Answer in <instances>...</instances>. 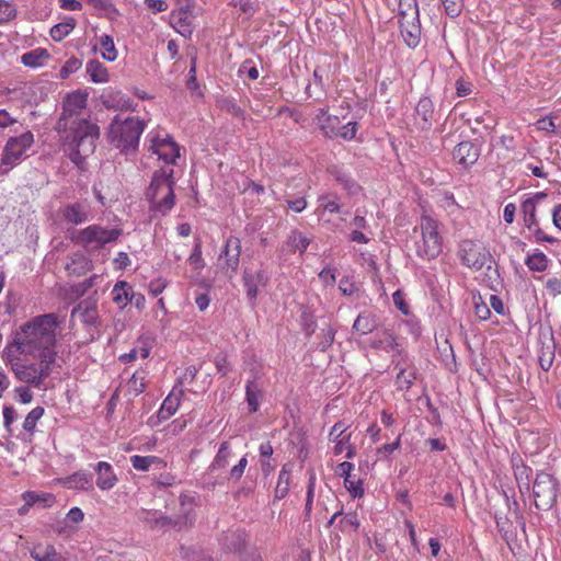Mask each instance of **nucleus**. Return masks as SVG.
<instances>
[{
    "mask_svg": "<svg viewBox=\"0 0 561 561\" xmlns=\"http://www.w3.org/2000/svg\"><path fill=\"white\" fill-rule=\"evenodd\" d=\"M148 150L160 160L172 164L180 157V147L173 138L163 130H151L147 134Z\"/></svg>",
    "mask_w": 561,
    "mask_h": 561,
    "instance_id": "nucleus-8",
    "label": "nucleus"
},
{
    "mask_svg": "<svg viewBox=\"0 0 561 561\" xmlns=\"http://www.w3.org/2000/svg\"><path fill=\"white\" fill-rule=\"evenodd\" d=\"M401 447V434H399L394 442L383 444L377 448V455L382 459H389V457Z\"/></svg>",
    "mask_w": 561,
    "mask_h": 561,
    "instance_id": "nucleus-52",
    "label": "nucleus"
},
{
    "mask_svg": "<svg viewBox=\"0 0 561 561\" xmlns=\"http://www.w3.org/2000/svg\"><path fill=\"white\" fill-rule=\"evenodd\" d=\"M479 154V148L471 141L459 142L453 152L454 160L465 168L472 165L478 160Z\"/></svg>",
    "mask_w": 561,
    "mask_h": 561,
    "instance_id": "nucleus-20",
    "label": "nucleus"
},
{
    "mask_svg": "<svg viewBox=\"0 0 561 561\" xmlns=\"http://www.w3.org/2000/svg\"><path fill=\"white\" fill-rule=\"evenodd\" d=\"M85 267V257L80 253H76L72 256H70L68 262L66 263V271L69 274L81 275L84 273Z\"/></svg>",
    "mask_w": 561,
    "mask_h": 561,
    "instance_id": "nucleus-40",
    "label": "nucleus"
},
{
    "mask_svg": "<svg viewBox=\"0 0 561 561\" xmlns=\"http://www.w3.org/2000/svg\"><path fill=\"white\" fill-rule=\"evenodd\" d=\"M225 546L229 551H241L245 547V533L241 530L229 533L225 537Z\"/></svg>",
    "mask_w": 561,
    "mask_h": 561,
    "instance_id": "nucleus-36",
    "label": "nucleus"
},
{
    "mask_svg": "<svg viewBox=\"0 0 561 561\" xmlns=\"http://www.w3.org/2000/svg\"><path fill=\"white\" fill-rule=\"evenodd\" d=\"M536 127L538 130L548 131V133H554L556 131V125L551 117L546 116L541 117L536 122Z\"/></svg>",
    "mask_w": 561,
    "mask_h": 561,
    "instance_id": "nucleus-63",
    "label": "nucleus"
},
{
    "mask_svg": "<svg viewBox=\"0 0 561 561\" xmlns=\"http://www.w3.org/2000/svg\"><path fill=\"white\" fill-rule=\"evenodd\" d=\"M50 55L45 48H35L31 51H27L21 56V62L30 68H38L44 65V62L49 59Z\"/></svg>",
    "mask_w": 561,
    "mask_h": 561,
    "instance_id": "nucleus-29",
    "label": "nucleus"
},
{
    "mask_svg": "<svg viewBox=\"0 0 561 561\" xmlns=\"http://www.w3.org/2000/svg\"><path fill=\"white\" fill-rule=\"evenodd\" d=\"M175 28L180 34H182L184 36H190L192 34V32H193L192 18L187 13V11H184V10L180 11L179 20L176 21Z\"/></svg>",
    "mask_w": 561,
    "mask_h": 561,
    "instance_id": "nucleus-50",
    "label": "nucleus"
},
{
    "mask_svg": "<svg viewBox=\"0 0 561 561\" xmlns=\"http://www.w3.org/2000/svg\"><path fill=\"white\" fill-rule=\"evenodd\" d=\"M323 340L320 342V348L325 351L334 341L335 330L331 327L322 330Z\"/></svg>",
    "mask_w": 561,
    "mask_h": 561,
    "instance_id": "nucleus-61",
    "label": "nucleus"
},
{
    "mask_svg": "<svg viewBox=\"0 0 561 561\" xmlns=\"http://www.w3.org/2000/svg\"><path fill=\"white\" fill-rule=\"evenodd\" d=\"M415 379V373L401 367L396 377V385L400 390H409Z\"/></svg>",
    "mask_w": 561,
    "mask_h": 561,
    "instance_id": "nucleus-45",
    "label": "nucleus"
},
{
    "mask_svg": "<svg viewBox=\"0 0 561 561\" xmlns=\"http://www.w3.org/2000/svg\"><path fill=\"white\" fill-rule=\"evenodd\" d=\"M553 358H554V352H553L552 347H550V346L543 347L539 355L540 367L543 370L548 371L552 366Z\"/></svg>",
    "mask_w": 561,
    "mask_h": 561,
    "instance_id": "nucleus-56",
    "label": "nucleus"
},
{
    "mask_svg": "<svg viewBox=\"0 0 561 561\" xmlns=\"http://www.w3.org/2000/svg\"><path fill=\"white\" fill-rule=\"evenodd\" d=\"M30 554L34 561H67L51 543L38 542L30 550Z\"/></svg>",
    "mask_w": 561,
    "mask_h": 561,
    "instance_id": "nucleus-23",
    "label": "nucleus"
},
{
    "mask_svg": "<svg viewBox=\"0 0 561 561\" xmlns=\"http://www.w3.org/2000/svg\"><path fill=\"white\" fill-rule=\"evenodd\" d=\"M64 488L85 491L90 488V479L85 473L78 472L64 482Z\"/></svg>",
    "mask_w": 561,
    "mask_h": 561,
    "instance_id": "nucleus-39",
    "label": "nucleus"
},
{
    "mask_svg": "<svg viewBox=\"0 0 561 561\" xmlns=\"http://www.w3.org/2000/svg\"><path fill=\"white\" fill-rule=\"evenodd\" d=\"M33 144L34 135L31 131L10 137L3 147L1 157L0 168H3L2 172L5 173L18 165L26 157V151Z\"/></svg>",
    "mask_w": 561,
    "mask_h": 561,
    "instance_id": "nucleus-7",
    "label": "nucleus"
},
{
    "mask_svg": "<svg viewBox=\"0 0 561 561\" xmlns=\"http://www.w3.org/2000/svg\"><path fill=\"white\" fill-rule=\"evenodd\" d=\"M180 506L181 512L176 515V517L173 519L171 517H162L156 520L157 525L161 524V526H179L180 528L182 526H187L188 524H192V517L191 512L193 510L194 503L193 497L188 496L185 493H182L180 495Z\"/></svg>",
    "mask_w": 561,
    "mask_h": 561,
    "instance_id": "nucleus-13",
    "label": "nucleus"
},
{
    "mask_svg": "<svg viewBox=\"0 0 561 561\" xmlns=\"http://www.w3.org/2000/svg\"><path fill=\"white\" fill-rule=\"evenodd\" d=\"M434 117V104L428 96H422L414 108V124L420 130H430Z\"/></svg>",
    "mask_w": 561,
    "mask_h": 561,
    "instance_id": "nucleus-14",
    "label": "nucleus"
},
{
    "mask_svg": "<svg viewBox=\"0 0 561 561\" xmlns=\"http://www.w3.org/2000/svg\"><path fill=\"white\" fill-rule=\"evenodd\" d=\"M314 121L324 137L335 138L339 136L340 119L337 116L328 114L325 108H319Z\"/></svg>",
    "mask_w": 561,
    "mask_h": 561,
    "instance_id": "nucleus-21",
    "label": "nucleus"
},
{
    "mask_svg": "<svg viewBox=\"0 0 561 561\" xmlns=\"http://www.w3.org/2000/svg\"><path fill=\"white\" fill-rule=\"evenodd\" d=\"M511 462L519 491H529L531 484V469L524 465L518 454L512 455Z\"/></svg>",
    "mask_w": 561,
    "mask_h": 561,
    "instance_id": "nucleus-22",
    "label": "nucleus"
},
{
    "mask_svg": "<svg viewBox=\"0 0 561 561\" xmlns=\"http://www.w3.org/2000/svg\"><path fill=\"white\" fill-rule=\"evenodd\" d=\"M318 204L317 213L319 216H322L324 213L339 214L342 208L340 197L334 193L321 194L318 197Z\"/></svg>",
    "mask_w": 561,
    "mask_h": 561,
    "instance_id": "nucleus-27",
    "label": "nucleus"
},
{
    "mask_svg": "<svg viewBox=\"0 0 561 561\" xmlns=\"http://www.w3.org/2000/svg\"><path fill=\"white\" fill-rule=\"evenodd\" d=\"M96 484L102 490L112 489L117 480L112 465L105 461H100L96 465Z\"/></svg>",
    "mask_w": 561,
    "mask_h": 561,
    "instance_id": "nucleus-26",
    "label": "nucleus"
},
{
    "mask_svg": "<svg viewBox=\"0 0 561 561\" xmlns=\"http://www.w3.org/2000/svg\"><path fill=\"white\" fill-rule=\"evenodd\" d=\"M370 346L375 350L385 351L391 354L392 357L402 354V348L397 337L388 330L376 334L370 341Z\"/></svg>",
    "mask_w": 561,
    "mask_h": 561,
    "instance_id": "nucleus-17",
    "label": "nucleus"
},
{
    "mask_svg": "<svg viewBox=\"0 0 561 561\" xmlns=\"http://www.w3.org/2000/svg\"><path fill=\"white\" fill-rule=\"evenodd\" d=\"M99 48L102 57L107 61H114L117 58V50L112 36L107 34L101 35L99 38Z\"/></svg>",
    "mask_w": 561,
    "mask_h": 561,
    "instance_id": "nucleus-35",
    "label": "nucleus"
},
{
    "mask_svg": "<svg viewBox=\"0 0 561 561\" xmlns=\"http://www.w3.org/2000/svg\"><path fill=\"white\" fill-rule=\"evenodd\" d=\"M62 130L64 145L70 151V159L79 164L92 154L100 137V127L89 118L72 119L67 125H58Z\"/></svg>",
    "mask_w": 561,
    "mask_h": 561,
    "instance_id": "nucleus-2",
    "label": "nucleus"
},
{
    "mask_svg": "<svg viewBox=\"0 0 561 561\" xmlns=\"http://www.w3.org/2000/svg\"><path fill=\"white\" fill-rule=\"evenodd\" d=\"M248 466V454L239 459L238 463L234 465L227 473V480L229 482H238L242 478L245 468Z\"/></svg>",
    "mask_w": 561,
    "mask_h": 561,
    "instance_id": "nucleus-49",
    "label": "nucleus"
},
{
    "mask_svg": "<svg viewBox=\"0 0 561 561\" xmlns=\"http://www.w3.org/2000/svg\"><path fill=\"white\" fill-rule=\"evenodd\" d=\"M413 5H409L408 10H404L403 0L399 2V13H400V28L401 35L405 42V44L414 48L419 45L421 38V26L419 22V10L416 0H411Z\"/></svg>",
    "mask_w": 561,
    "mask_h": 561,
    "instance_id": "nucleus-9",
    "label": "nucleus"
},
{
    "mask_svg": "<svg viewBox=\"0 0 561 561\" xmlns=\"http://www.w3.org/2000/svg\"><path fill=\"white\" fill-rule=\"evenodd\" d=\"M335 180L346 190L352 191L355 186V182L352 180V178L341 171H335L334 173Z\"/></svg>",
    "mask_w": 561,
    "mask_h": 561,
    "instance_id": "nucleus-62",
    "label": "nucleus"
},
{
    "mask_svg": "<svg viewBox=\"0 0 561 561\" xmlns=\"http://www.w3.org/2000/svg\"><path fill=\"white\" fill-rule=\"evenodd\" d=\"M18 413L15 409L11 405H5L3 408V426L7 432L12 433L11 425L16 420Z\"/></svg>",
    "mask_w": 561,
    "mask_h": 561,
    "instance_id": "nucleus-58",
    "label": "nucleus"
},
{
    "mask_svg": "<svg viewBox=\"0 0 561 561\" xmlns=\"http://www.w3.org/2000/svg\"><path fill=\"white\" fill-rule=\"evenodd\" d=\"M43 415H44V408H42V407H36L33 410H31L23 422V430L26 433H28L30 435H33L36 424H37V421Z\"/></svg>",
    "mask_w": 561,
    "mask_h": 561,
    "instance_id": "nucleus-43",
    "label": "nucleus"
},
{
    "mask_svg": "<svg viewBox=\"0 0 561 561\" xmlns=\"http://www.w3.org/2000/svg\"><path fill=\"white\" fill-rule=\"evenodd\" d=\"M76 27V20L71 16L66 18L62 22L54 25L50 28V37L56 41L60 42L65 37H67Z\"/></svg>",
    "mask_w": 561,
    "mask_h": 561,
    "instance_id": "nucleus-34",
    "label": "nucleus"
},
{
    "mask_svg": "<svg viewBox=\"0 0 561 561\" xmlns=\"http://www.w3.org/2000/svg\"><path fill=\"white\" fill-rule=\"evenodd\" d=\"M82 66V62L77 57L69 58L59 71L60 79H67L71 73H75Z\"/></svg>",
    "mask_w": 561,
    "mask_h": 561,
    "instance_id": "nucleus-51",
    "label": "nucleus"
},
{
    "mask_svg": "<svg viewBox=\"0 0 561 561\" xmlns=\"http://www.w3.org/2000/svg\"><path fill=\"white\" fill-rule=\"evenodd\" d=\"M533 489L534 491H554L557 489V481L550 473L540 472L536 476Z\"/></svg>",
    "mask_w": 561,
    "mask_h": 561,
    "instance_id": "nucleus-38",
    "label": "nucleus"
},
{
    "mask_svg": "<svg viewBox=\"0 0 561 561\" xmlns=\"http://www.w3.org/2000/svg\"><path fill=\"white\" fill-rule=\"evenodd\" d=\"M182 393V390H179L178 392L172 390L169 393V396L163 400L158 411V419L160 421H167L176 413L180 407Z\"/></svg>",
    "mask_w": 561,
    "mask_h": 561,
    "instance_id": "nucleus-25",
    "label": "nucleus"
},
{
    "mask_svg": "<svg viewBox=\"0 0 561 561\" xmlns=\"http://www.w3.org/2000/svg\"><path fill=\"white\" fill-rule=\"evenodd\" d=\"M309 244L310 240L297 230L293 231L288 238L289 248L294 251H299L300 253H304Z\"/></svg>",
    "mask_w": 561,
    "mask_h": 561,
    "instance_id": "nucleus-44",
    "label": "nucleus"
},
{
    "mask_svg": "<svg viewBox=\"0 0 561 561\" xmlns=\"http://www.w3.org/2000/svg\"><path fill=\"white\" fill-rule=\"evenodd\" d=\"M233 456L232 448L228 442H222L218 448V451L210 465V469L213 471H218L225 469L229 462L230 458Z\"/></svg>",
    "mask_w": 561,
    "mask_h": 561,
    "instance_id": "nucleus-31",
    "label": "nucleus"
},
{
    "mask_svg": "<svg viewBox=\"0 0 561 561\" xmlns=\"http://www.w3.org/2000/svg\"><path fill=\"white\" fill-rule=\"evenodd\" d=\"M15 394L19 401L23 404L30 403L33 400V393L26 386L15 388Z\"/></svg>",
    "mask_w": 561,
    "mask_h": 561,
    "instance_id": "nucleus-64",
    "label": "nucleus"
},
{
    "mask_svg": "<svg viewBox=\"0 0 561 561\" xmlns=\"http://www.w3.org/2000/svg\"><path fill=\"white\" fill-rule=\"evenodd\" d=\"M59 213L65 221L73 226H80L93 219L91 206L87 201L65 204Z\"/></svg>",
    "mask_w": 561,
    "mask_h": 561,
    "instance_id": "nucleus-12",
    "label": "nucleus"
},
{
    "mask_svg": "<svg viewBox=\"0 0 561 561\" xmlns=\"http://www.w3.org/2000/svg\"><path fill=\"white\" fill-rule=\"evenodd\" d=\"M88 105V93L83 91H73L64 100L62 113L58 119V125H67L70 121L84 119Z\"/></svg>",
    "mask_w": 561,
    "mask_h": 561,
    "instance_id": "nucleus-11",
    "label": "nucleus"
},
{
    "mask_svg": "<svg viewBox=\"0 0 561 561\" xmlns=\"http://www.w3.org/2000/svg\"><path fill=\"white\" fill-rule=\"evenodd\" d=\"M268 277L265 271L260 270L255 273H244L243 274V285L245 287L247 297L251 301L252 305L255 304V300L259 295V287L265 286L267 284Z\"/></svg>",
    "mask_w": 561,
    "mask_h": 561,
    "instance_id": "nucleus-19",
    "label": "nucleus"
},
{
    "mask_svg": "<svg viewBox=\"0 0 561 561\" xmlns=\"http://www.w3.org/2000/svg\"><path fill=\"white\" fill-rule=\"evenodd\" d=\"M188 262L195 270H202L205 266L204 259L202 256L201 241L195 243L193 252L188 257Z\"/></svg>",
    "mask_w": 561,
    "mask_h": 561,
    "instance_id": "nucleus-54",
    "label": "nucleus"
},
{
    "mask_svg": "<svg viewBox=\"0 0 561 561\" xmlns=\"http://www.w3.org/2000/svg\"><path fill=\"white\" fill-rule=\"evenodd\" d=\"M87 73L94 83H104L108 81L106 67L99 60H90L85 66Z\"/></svg>",
    "mask_w": 561,
    "mask_h": 561,
    "instance_id": "nucleus-33",
    "label": "nucleus"
},
{
    "mask_svg": "<svg viewBox=\"0 0 561 561\" xmlns=\"http://www.w3.org/2000/svg\"><path fill=\"white\" fill-rule=\"evenodd\" d=\"M392 300L398 310H400L403 314L408 316L410 313L409 305L405 301L404 295L401 290H396L392 294Z\"/></svg>",
    "mask_w": 561,
    "mask_h": 561,
    "instance_id": "nucleus-59",
    "label": "nucleus"
},
{
    "mask_svg": "<svg viewBox=\"0 0 561 561\" xmlns=\"http://www.w3.org/2000/svg\"><path fill=\"white\" fill-rule=\"evenodd\" d=\"M230 4L238 8L249 19L252 18L257 10L256 5L251 0H231Z\"/></svg>",
    "mask_w": 561,
    "mask_h": 561,
    "instance_id": "nucleus-53",
    "label": "nucleus"
},
{
    "mask_svg": "<svg viewBox=\"0 0 561 561\" xmlns=\"http://www.w3.org/2000/svg\"><path fill=\"white\" fill-rule=\"evenodd\" d=\"M525 263L530 271L542 272L547 267V256L542 252H536L527 256Z\"/></svg>",
    "mask_w": 561,
    "mask_h": 561,
    "instance_id": "nucleus-48",
    "label": "nucleus"
},
{
    "mask_svg": "<svg viewBox=\"0 0 561 561\" xmlns=\"http://www.w3.org/2000/svg\"><path fill=\"white\" fill-rule=\"evenodd\" d=\"M358 124L356 122H348L346 125L339 128V136L344 140H353L356 136Z\"/></svg>",
    "mask_w": 561,
    "mask_h": 561,
    "instance_id": "nucleus-57",
    "label": "nucleus"
},
{
    "mask_svg": "<svg viewBox=\"0 0 561 561\" xmlns=\"http://www.w3.org/2000/svg\"><path fill=\"white\" fill-rule=\"evenodd\" d=\"M241 254V241L239 238L230 236L225 243V247L220 253V259L225 260V267L236 273L239 267Z\"/></svg>",
    "mask_w": 561,
    "mask_h": 561,
    "instance_id": "nucleus-15",
    "label": "nucleus"
},
{
    "mask_svg": "<svg viewBox=\"0 0 561 561\" xmlns=\"http://www.w3.org/2000/svg\"><path fill=\"white\" fill-rule=\"evenodd\" d=\"M121 234L122 229L119 228H106L93 224L83 229H73L69 232V239L88 251H96L115 242Z\"/></svg>",
    "mask_w": 561,
    "mask_h": 561,
    "instance_id": "nucleus-6",
    "label": "nucleus"
},
{
    "mask_svg": "<svg viewBox=\"0 0 561 561\" xmlns=\"http://www.w3.org/2000/svg\"><path fill=\"white\" fill-rule=\"evenodd\" d=\"M173 173V168L168 165L157 170L152 175L151 183L146 191V197L150 210L154 214L165 216L175 205Z\"/></svg>",
    "mask_w": 561,
    "mask_h": 561,
    "instance_id": "nucleus-4",
    "label": "nucleus"
},
{
    "mask_svg": "<svg viewBox=\"0 0 561 561\" xmlns=\"http://www.w3.org/2000/svg\"><path fill=\"white\" fill-rule=\"evenodd\" d=\"M71 319H78L85 325H96L99 320L96 301L90 298L81 300L71 310Z\"/></svg>",
    "mask_w": 561,
    "mask_h": 561,
    "instance_id": "nucleus-16",
    "label": "nucleus"
},
{
    "mask_svg": "<svg viewBox=\"0 0 561 561\" xmlns=\"http://www.w3.org/2000/svg\"><path fill=\"white\" fill-rule=\"evenodd\" d=\"M245 396L250 412H256L263 398V391L255 380H250L247 382Z\"/></svg>",
    "mask_w": 561,
    "mask_h": 561,
    "instance_id": "nucleus-30",
    "label": "nucleus"
},
{
    "mask_svg": "<svg viewBox=\"0 0 561 561\" xmlns=\"http://www.w3.org/2000/svg\"><path fill=\"white\" fill-rule=\"evenodd\" d=\"M129 460L133 468L138 471H148L153 463L160 462V459L156 456L134 455Z\"/></svg>",
    "mask_w": 561,
    "mask_h": 561,
    "instance_id": "nucleus-42",
    "label": "nucleus"
},
{
    "mask_svg": "<svg viewBox=\"0 0 561 561\" xmlns=\"http://www.w3.org/2000/svg\"><path fill=\"white\" fill-rule=\"evenodd\" d=\"M133 288L125 280L117 282L112 289V299L121 308L126 307L130 301V293Z\"/></svg>",
    "mask_w": 561,
    "mask_h": 561,
    "instance_id": "nucleus-32",
    "label": "nucleus"
},
{
    "mask_svg": "<svg viewBox=\"0 0 561 561\" xmlns=\"http://www.w3.org/2000/svg\"><path fill=\"white\" fill-rule=\"evenodd\" d=\"M522 211L524 215V225L528 230H533L534 226L537 225L538 219L536 216V206L530 201H524L522 203Z\"/></svg>",
    "mask_w": 561,
    "mask_h": 561,
    "instance_id": "nucleus-41",
    "label": "nucleus"
},
{
    "mask_svg": "<svg viewBox=\"0 0 561 561\" xmlns=\"http://www.w3.org/2000/svg\"><path fill=\"white\" fill-rule=\"evenodd\" d=\"M102 104L107 110L128 111L133 108V101L121 91L110 92L102 96Z\"/></svg>",
    "mask_w": 561,
    "mask_h": 561,
    "instance_id": "nucleus-24",
    "label": "nucleus"
},
{
    "mask_svg": "<svg viewBox=\"0 0 561 561\" xmlns=\"http://www.w3.org/2000/svg\"><path fill=\"white\" fill-rule=\"evenodd\" d=\"M378 325L377 318L371 312H362L354 321L353 330L362 335L371 333Z\"/></svg>",
    "mask_w": 561,
    "mask_h": 561,
    "instance_id": "nucleus-28",
    "label": "nucleus"
},
{
    "mask_svg": "<svg viewBox=\"0 0 561 561\" xmlns=\"http://www.w3.org/2000/svg\"><path fill=\"white\" fill-rule=\"evenodd\" d=\"M348 425L344 421L336 422L330 430L329 440L334 444L333 454L342 455L351 442L352 433H347Z\"/></svg>",
    "mask_w": 561,
    "mask_h": 561,
    "instance_id": "nucleus-18",
    "label": "nucleus"
},
{
    "mask_svg": "<svg viewBox=\"0 0 561 561\" xmlns=\"http://www.w3.org/2000/svg\"><path fill=\"white\" fill-rule=\"evenodd\" d=\"M458 256L461 263L474 271H480L482 267L491 263V253L481 243L472 240H462L459 244Z\"/></svg>",
    "mask_w": 561,
    "mask_h": 561,
    "instance_id": "nucleus-10",
    "label": "nucleus"
},
{
    "mask_svg": "<svg viewBox=\"0 0 561 561\" xmlns=\"http://www.w3.org/2000/svg\"><path fill=\"white\" fill-rule=\"evenodd\" d=\"M16 7L7 0H0V25L9 23L16 18Z\"/></svg>",
    "mask_w": 561,
    "mask_h": 561,
    "instance_id": "nucleus-47",
    "label": "nucleus"
},
{
    "mask_svg": "<svg viewBox=\"0 0 561 561\" xmlns=\"http://www.w3.org/2000/svg\"><path fill=\"white\" fill-rule=\"evenodd\" d=\"M146 389V374L145 371H136L128 381L129 392L138 396Z\"/></svg>",
    "mask_w": 561,
    "mask_h": 561,
    "instance_id": "nucleus-46",
    "label": "nucleus"
},
{
    "mask_svg": "<svg viewBox=\"0 0 561 561\" xmlns=\"http://www.w3.org/2000/svg\"><path fill=\"white\" fill-rule=\"evenodd\" d=\"M416 255L426 261L438 257L443 251V237L439 232V222L430 215L423 214L413 229Z\"/></svg>",
    "mask_w": 561,
    "mask_h": 561,
    "instance_id": "nucleus-5",
    "label": "nucleus"
},
{
    "mask_svg": "<svg viewBox=\"0 0 561 561\" xmlns=\"http://www.w3.org/2000/svg\"><path fill=\"white\" fill-rule=\"evenodd\" d=\"M54 313L36 316L20 325L2 351L5 366L20 382L45 390L57 360V330Z\"/></svg>",
    "mask_w": 561,
    "mask_h": 561,
    "instance_id": "nucleus-1",
    "label": "nucleus"
},
{
    "mask_svg": "<svg viewBox=\"0 0 561 561\" xmlns=\"http://www.w3.org/2000/svg\"><path fill=\"white\" fill-rule=\"evenodd\" d=\"M527 500L534 502L539 510H548L556 502V493H527Z\"/></svg>",
    "mask_w": 561,
    "mask_h": 561,
    "instance_id": "nucleus-37",
    "label": "nucleus"
},
{
    "mask_svg": "<svg viewBox=\"0 0 561 561\" xmlns=\"http://www.w3.org/2000/svg\"><path fill=\"white\" fill-rule=\"evenodd\" d=\"M147 122L138 116L115 115L107 128L108 142L126 157H134L138 150Z\"/></svg>",
    "mask_w": 561,
    "mask_h": 561,
    "instance_id": "nucleus-3",
    "label": "nucleus"
},
{
    "mask_svg": "<svg viewBox=\"0 0 561 561\" xmlns=\"http://www.w3.org/2000/svg\"><path fill=\"white\" fill-rule=\"evenodd\" d=\"M94 9L103 11L107 14H117L118 11L111 0H85Z\"/></svg>",
    "mask_w": 561,
    "mask_h": 561,
    "instance_id": "nucleus-55",
    "label": "nucleus"
},
{
    "mask_svg": "<svg viewBox=\"0 0 561 561\" xmlns=\"http://www.w3.org/2000/svg\"><path fill=\"white\" fill-rule=\"evenodd\" d=\"M445 12L451 18H456L461 13V4L456 0H442Z\"/></svg>",
    "mask_w": 561,
    "mask_h": 561,
    "instance_id": "nucleus-60",
    "label": "nucleus"
}]
</instances>
